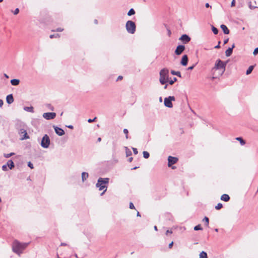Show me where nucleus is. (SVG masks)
Returning <instances> with one entry per match:
<instances>
[{
  "label": "nucleus",
  "instance_id": "nucleus-1",
  "mask_svg": "<svg viewBox=\"0 0 258 258\" xmlns=\"http://www.w3.org/2000/svg\"><path fill=\"white\" fill-rule=\"evenodd\" d=\"M226 64V62L222 61L220 59L216 61L214 67L212 69L213 79L217 78L223 74L225 70Z\"/></svg>",
  "mask_w": 258,
  "mask_h": 258
},
{
  "label": "nucleus",
  "instance_id": "nucleus-2",
  "mask_svg": "<svg viewBox=\"0 0 258 258\" xmlns=\"http://www.w3.org/2000/svg\"><path fill=\"white\" fill-rule=\"evenodd\" d=\"M28 245L27 243H20L18 241H15L13 244V251L20 255Z\"/></svg>",
  "mask_w": 258,
  "mask_h": 258
},
{
  "label": "nucleus",
  "instance_id": "nucleus-3",
  "mask_svg": "<svg viewBox=\"0 0 258 258\" xmlns=\"http://www.w3.org/2000/svg\"><path fill=\"white\" fill-rule=\"evenodd\" d=\"M159 82L162 85H164L169 81V70L164 68L159 73Z\"/></svg>",
  "mask_w": 258,
  "mask_h": 258
},
{
  "label": "nucleus",
  "instance_id": "nucleus-4",
  "mask_svg": "<svg viewBox=\"0 0 258 258\" xmlns=\"http://www.w3.org/2000/svg\"><path fill=\"white\" fill-rule=\"evenodd\" d=\"M109 178H99L98 179L97 183H96V187L99 188V190H102L105 188L104 191L101 194V195H103L104 193L106 191L107 186L105 185L106 184L108 183L109 182Z\"/></svg>",
  "mask_w": 258,
  "mask_h": 258
},
{
  "label": "nucleus",
  "instance_id": "nucleus-5",
  "mask_svg": "<svg viewBox=\"0 0 258 258\" xmlns=\"http://www.w3.org/2000/svg\"><path fill=\"white\" fill-rule=\"evenodd\" d=\"M125 28L128 33L130 34H134L136 31V24L132 21H127L125 24Z\"/></svg>",
  "mask_w": 258,
  "mask_h": 258
},
{
  "label": "nucleus",
  "instance_id": "nucleus-6",
  "mask_svg": "<svg viewBox=\"0 0 258 258\" xmlns=\"http://www.w3.org/2000/svg\"><path fill=\"white\" fill-rule=\"evenodd\" d=\"M50 145V139L47 135H45L41 142V146L44 148H48Z\"/></svg>",
  "mask_w": 258,
  "mask_h": 258
},
{
  "label": "nucleus",
  "instance_id": "nucleus-7",
  "mask_svg": "<svg viewBox=\"0 0 258 258\" xmlns=\"http://www.w3.org/2000/svg\"><path fill=\"white\" fill-rule=\"evenodd\" d=\"M175 98L174 96H169L168 97H166L164 99V103L166 107L168 108H172L173 107V104L172 103V101H175Z\"/></svg>",
  "mask_w": 258,
  "mask_h": 258
},
{
  "label": "nucleus",
  "instance_id": "nucleus-8",
  "mask_svg": "<svg viewBox=\"0 0 258 258\" xmlns=\"http://www.w3.org/2000/svg\"><path fill=\"white\" fill-rule=\"evenodd\" d=\"M19 134L21 136V140L29 139V136L28 135L26 130L24 128L20 129Z\"/></svg>",
  "mask_w": 258,
  "mask_h": 258
},
{
  "label": "nucleus",
  "instance_id": "nucleus-9",
  "mask_svg": "<svg viewBox=\"0 0 258 258\" xmlns=\"http://www.w3.org/2000/svg\"><path fill=\"white\" fill-rule=\"evenodd\" d=\"M56 113L55 112H46L43 114V117L46 119H52L55 118Z\"/></svg>",
  "mask_w": 258,
  "mask_h": 258
},
{
  "label": "nucleus",
  "instance_id": "nucleus-10",
  "mask_svg": "<svg viewBox=\"0 0 258 258\" xmlns=\"http://www.w3.org/2000/svg\"><path fill=\"white\" fill-rule=\"evenodd\" d=\"M168 167H171L173 164H175L178 161V158L169 156L168 158Z\"/></svg>",
  "mask_w": 258,
  "mask_h": 258
},
{
  "label": "nucleus",
  "instance_id": "nucleus-11",
  "mask_svg": "<svg viewBox=\"0 0 258 258\" xmlns=\"http://www.w3.org/2000/svg\"><path fill=\"white\" fill-rule=\"evenodd\" d=\"M184 49H185V46L184 45H178L175 50V53L178 55H180L184 50Z\"/></svg>",
  "mask_w": 258,
  "mask_h": 258
},
{
  "label": "nucleus",
  "instance_id": "nucleus-12",
  "mask_svg": "<svg viewBox=\"0 0 258 258\" xmlns=\"http://www.w3.org/2000/svg\"><path fill=\"white\" fill-rule=\"evenodd\" d=\"M179 40L184 43H187L190 40V38L186 34H183L180 37Z\"/></svg>",
  "mask_w": 258,
  "mask_h": 258
},
{
  "label": "nucleus",
  "instance_id": "nucleus-13",
  "mask_svg": "<svg viewBox=\"0 0 258 258\" xmlns=\"http://www.w3.org/2000/svg\"><path fill=\"white\" fill-rule=\"evenodd\" d=\"M54 128L56 134L58 136H61L64 134V131L57 126H54Z\"/></svg>",
  "mask_w": 258,
  "mask_h": 258
},
{
  "label": "nucleus",
  "instance_id": "nucleus-14",
  "mask_svg": "<svg viewBox=\"0 0 258 258\" xmlns=\"http://www.w3.org/2000/svg\"><path fill=\"white\" fill-rule=\"evenodd\" d=\"M187 62L188 57L187 55H184L182 57L180 63L183 66H186L187 64Z\"/></svg>",
  "mask_w": 258,
  "mask_h": 258
},
{
  "label": "nucleus",
  "instance_id": "nucleus-15",
  "mask_svg": "<svg viewBox=\"0 0 258 258\" xmlns=\"http://www.w3.org/2000/svg\"><path fill=\"white\" fill-rule=\"evenodd\" d=\"M7 102L11 104L14 102V98L12 94L8 95L6 98Z\"/></svg>",
  "mask_w": 258,
  "mask_h": 258
},
{
  "label": "nucleus",
  "instance_id": "nucleus-16",
  "mask_svg": "<svg viewBox=\"0 0 258 258\" xmlns=\"http://www.w3.org/2000/svg\"><path fill=\"white\" fill-rule=\"evenodd\" d=\"M220 27L224 34H228L229 33V30L226 25L222 24L221 25Z\"/></svg>",
  "mask_w": 258,
  "mask_h": 258
},
{
  "label": "nucleus",
  "instance_id": "nucleus-17",
  "mask_svg": "<svg viewBox=\"0 0 258 258\" xmlns=\"http://www.w3.org/2000/svg\"><path fill=\"white\" fill-rule=\"evenodd\" d=\"M230 199L229 196L227 194H223L221 197V200L225 202H228Z\"/></svg>",
  "mask_w": 258,
  "mask_h": 258
},
{
  "label": "nucleus",
  "instance_id": "nucleus-18",
  "mask_svg": "<svg viewBox=\"0 0 258 258\" xmlns=\"http://www.w3.org/2000/svg\"><path fill=\"white\" fill-rule=\"evenodd\" d=\"M7 165L8 167H9L10 169H12L15 166L14 163L12 160H9L7 162Z\"/></svg>",
  "mask_w": 258,
  "mask_h": 258
},
{
  "label": "nucleus",
  "instance_id": "nucleus-19",
  "mask_svg": "<svg viewBox=\"0 0 258 258\" xmlns=\"http://www.w3.org/2000/svg\"><path fill=\"white\" fill-rule=\"evenodd\" d=\"M11 83L12 85L17 86L20 83V80L16 79H12L11 80Z\"/></svg>",
  "mask_w": 258,
  "mask_h": 258
},
{
  "label": "nucleus",
  "instance_id": "nucleus-20",
  "mask_svg": "<svg viewBox=\"0 0 258 258\" xmlns=\"http://www.w3.org/2000/svg\"><path fill=\"white\" fill-rule=\"evenodd\" d=\"M232 53V48L229 47L225 51V55L226 56H229Z\"/></svg>",
  "mask_w": 258,
  "mask_h": 258
},
{
  "label": "nucleus",
  "instance_id": "nucleus-21",
  "mask_svg": "<svg viewBox=\"0 0 258 258\" xmlns=\"http://www.w3.org/2000/svg\"><path fill=\"white\" fill-rule=\"evenodd\" d=\"M89 174L88 173L83 172L82 173V179L83 181H84L88 177Z\"/></svg>",
  "mask_w": 258,
  "mask_h": 258
},
{
  "label": "nucleus",
  "instance_id": "nucleus-22",
  "mask_svg": "<svg viewBox=\"0 0 258 258\" xmlns=\"http://www.w3.org/2000/svg\"><path fill=\"white\" fill-rule=\"evenodd\" d=\"M24 109L27 112H34V108L32 106L25 107Z\"/></svg>",
  "mask_w": 258,
  "mask_h": 258
},
{
  "label": "nucleus",
  "instance_id": "nucleus-23",
  "mask_svg": "<svg viewBox=\"0 0 258 258\" xmlns=\"http://www.w3.org/2000/svg\"><path fill=\"white\" fill-rule=\"evenodd\" d=\"M171 73L173 75H176V76H178L179 77H181V73H180V72H178H178H176V71H175L174 70H172L171 71Z\"/></svg>",
  "mask_w": 258,
  "mask_h": 258
},
{
  "label": "nucleus",
  "instance_id": "nucleus-24",
  "mask_svg": "<svg viewBox=\"0 0 258 258\" xmlns=\"http://www.w3.org/2000/svg\"><path fill=\"white\" fill-rule=\"evenodd\" d=\"M200 258H208L207 253L204 251H202L200 254Z\"/></svg>",
  "mask_w": 258,
  "mask_h": 258
},
{
  "label": "nucleus",
  "instance_id": "nucleus-25",
  "mask_svg": "<svg viewBox=\"0 0 258 258\" xmlns=\"http://www.w3.org/2000/svg\"><path fill=\"white\" fill-rule=\"evenodd\" d=\"M254 68V67L253 66H250L249 67L248 69H247V70L246 71V75H249L250 74L251 72L252 71L253 69Z\"/></svg>",
  "mask_w": 258,
  "mask_h": 258
},
{
  "label": "nucleus",
  "instance_id": "nucleus-26",
  "mask_svg": "<svg viewBox=\"0 0 258 258\" xmlns=\"http://www.w3.org/2000/svg\"><path fill=\"white\" fill-rule=\"evenodd\" d=\"M203 221L205 222V224L206 226H208L209 223V220L207 217H205L203 219Z\"/></svg>",
  "mask_w": 258,
  "mask_h": 258
},
{
  "label": "nucleus",
  "instance_id": "nucleus-27",
  "mask_svg": "<svg viewBox=\"0 0 258 258\" xmlns=\"http://www.w3.org/2000/svg\"><path fill=\"white\" fill-rule=\"evenodd\" d=\"M135 14V11L133 9H131L127 13L128 16H132Z\"/></svg>",
  "mask_w": 258,
  "mask_h": 258
},
{
  "label": "nucleus",
  "instance_id": "nucleus-28",
  "mask_svg": "<svg viewBox=\"0 0 258 258\" xmlns=\"http://www.w3.org/2000/svg\"><path fill=\"white\" fill-rule=\"evenodd\" d=\"M143 154V157L146 159L148 158L150 156L149 153L147 151H144Z\"/></svg>",
  "mask_w": 258,
  "mask_h": 258
},
{
  "label": "nucleus",
  "instance_id": "nucleus-29",
  "mask_svg": "<svg viewBox=\"0 0 258 258\" xmlns=\"http://www.w3.org/2000/svg\"><path fill=\"white\" fill-rule=\"evenodd\" d=\"M202 229H203V228H202L201 225L200 224H199V225L195 226V227H194V230L196 231L202 230Z\"/></svg>",
  "mask_w": 258,
  "mask_h": 258
},
{
  "label": "nucleus",
  "instance_id": "nucleus-30",
  "mask_svg": "<svg viewBox=\"0 0 258 258\" xmlns=\"http://www.w3.org/2000/svg\"><path fill=\"white\" fill-rule=\"evenodd\" d=\"M15 154L14 153H11L10 154H4V156L6 158H8Z\"/></svg>",
  "mask_w": 258,
  "mask_h": 258
},
{
  "label": "nucleus",
  "instance_id": "nucleus-31",
  "mask_svg": "<svg viewBox=\"0 0 258 258\" xmlns=\"http://www.w3.org/2000/svg\"><path fill=\"white\" fill-rule=\"evenodd\" d=\"M212 30L214 34H217L218 33V30L214 26H212Z\"/></svg>",
  "mask_w": 258,
  "mask_h": 258
},
{
  "label": "nucleus",
  "instance_id": "nucleus-32",
  "mask_svg": "<svg viewBox=\"0 0 258 258\" xmlns=\"http://www.w3.org/2000/svg\"><path fill=\"white\" fill-rule=\"evenodd\" d=\"M222 207H223L222 204H221V203H219V204H218L216 206V207H215V209H216V210H220V209H221V208H222Z\"/></svg>",
  "mask_w": 258,
  "mask_h": 258
},
{
  "label": "nucleus",
  "instance_id": "nucleus-33",
  "mask_svg": "<svg viewBox=\"0 0 258 258\" xmlns=\"http://www.w3.org/2000/svg\"><path fill=\"white\" fill-rule=\"evenodd\" d=\"M177 81V79L176 78H174L173 80H169L168 82H169L170 85H173L175 82Z\"/></svg>",
  "mask_w": 258,
  "mask_h": 258
},
{
  "label": "nucleus",
  "instance_id": "nucleus-34",
  "mask_svg": "<svg viewBox=\"0 0 258 258\" xmlns=\"http://www.w3.org/2000/svg\"><path fill=\"white\" fill-rule=\"evenodd\" d=\"M126 149V156H129L132 155V152L130 150L128 149L127 147H125Z\"/></svg>",
  "mask_w": 258,
  "mask_h": 258
},
{
  "label": "nucleus",
  "instance_id": "nucleus-35",
  "mask_svg": "<svg viewBox=\"0 0 258 258\" xmlns=\"http://www.w3.org/2000/svg\"><path fill=\"white\" fill-rule=\"evenodd\" d=\"M123 133L125 134V138L126 139H128V130L126 129V128H124L123 130Z\"/></svg>",
  "mask_w": 258,
  "mask_h": 258
},
{
  "label": "nucleus",
  "instance_id": "nucleus-36",
  "mask_svg": "<svg viewBox=\"0 0 258 258\" xmlns=\"http://www.w3.org/2000/svg\"><path fill=\"white\" fill-rule=\"evenodd\" d=\"M60 36L59 34H52V35H50V38H56V37H59Z\"/></svg>",
  "mask_w": 258,
  "mask_h": 258
},
{
  "label": "nucleus",
  "instance_id": "nucleus-37",
  "mask_svg": "<svg viewBox=\"0 0 258 258\" xmlns=\"http://www.w3.org/2000/svg\"><path fill=\"white\" fill-rule=\"evenodd\" d=\"M14 15H17L19 13V9L16 8L14 11H12Z\"/></svg>",
  "mask_w": 258,
  "mask_h": 258
},
{
  "label": "nucleus",
  "instance_id": "nucleus-38",
  "mask_svg": "<svg viewBox=\"0 0 258 258\" xmlns=\"http://www.w3.org/2000/svg\"><path fill=\"white\" fill-rule=\"evenodd\" d=\"M7 167H8V166H7V164H5V165H3V166H2V169H3V170H4V171H7V170H8V168H7Z\"/></svg>",
  "mask_w": 258,
  "mask_h": 258
},
{
  "label": "nucleus",
  "instance_id": "nucleus-39",
  "mask_svg": "<svg viewBox=\"0 0 258 258\" xmlns=\"http://www.w3.org/2000/svg\"><path fill=\"white\" fill-rule=\"evenodd\" d=\"M28 166L31 168V169H33L34 168V167H33V164L31 163V162H28Z\"/></svg>",
  "mask_w": 258,
  "mask_h": 258
},
{
  "label": "nucleus",
  "instance_id": "nucleus-40",
  "mask_svg": "<svg viewBox=\"0 0 258 258\" xmlns=\"http://www.w3.org/2000/svg\"><path fill=\"white\" fill-rule=\"evenodd\" d=\"M130 209H135V206H134V205L133 203H132V202H131V203H130Z\"/></svg>",
  "mask_w": 258,
  "mask_h": 258
},
{
  "label": "nucleus",
  "instance_id": "nucleus-41",
  "mask_svg": "<svg viewBox=\"0 0 258 258\" xmlns=\"http://www.w3.org/2000/svg\"><path fill=\"white\" fill-rule=\"evenodd\" d=\"M235 139L239 141L240 144L242 145V137H237Z\"/></svg>",
  "mask_w": 258,
  "mask_h": 258
},
{
  "label": "nucleus",
  "instance_id": "nucleus-42",
  "mask_svg": "<svg viewBox=\"0 0 258 258\" xmlns=\"http://www.w3.org/2000/svg\"><path fill=\"white\" fill-rule=\"evenodd\" d=\"M63 29L61 28H58L56 30H52V31H53V32H54V31L61 32L63 31Z\"/></svg>",
  "mask_w": 258,
  "mask_h": 258
},
{
  "label": "nucleus",
  "instance_id": "nucleus-43",
  "mask_svg": "<svg viewBox=\"0 0 258 258\" xmlns=\"http://www.w3.org/2000/svg\"><path fill=\"white\" fill-rule=\"evenodd\" d=\"M133 150L134 153L135 155H137L138 154V152L137 149H136L135 148H133Z\"/></svg>",
  "mask_w": 258,
  "mask_h": 258
},
{
  "label": "nucleus",
  "instance_id": "nucleus-44",
  "mask_svg": "<svg viewBox=\"0 0 258 258\" xmlns=\"http://www.w3.org/2000/svg\"><path fill=\"white\" fill-rule=\"evenodd\" d=\"M257 53H258V47L254 49V51H253V54L254 55H256V54H257Z\"/></svg>",
  "mask_w": 258,
  "mask_h": 258
},
{
  "label": "nucleus",
  "instance_id": "nucleus-45",
  "mask_svg": "<svg viewBox=\"0 0 258 258\" xmlns=\"http://www.w3.org/2000/svg\"><path fill=\"white\" fill-rule=\"evenodd\" d=\"M167 32H168V35L170 37L171 34V32L168 28H167Z\"/></svg>",
  "mask_w": 258,
  "mask_h": 258
},
{
  "label": "nucleus",
  "instance_id": "nucleus-46",
  "mask_svg": "<svg viewBox=\"0 0 258 258\" xmlns=\"http://www.w3.org/2000/svg\"><path fill=\"white\" fill-rule=\"evenodd\" d=\"M47 105L51 110H53L54 108L50 104H47Z\"/></svg>",
  "mask_w": 258,
  "mask_h": 258
},
{
  "label": "nucleus",
  "instance_id": "nucleus-47",
  "mask_svg": "<svg viewBox=\"0 0 258 258\" xmlns=\"http://www.w3.org/2000/svg\"><path fill=\"white\" fill-rule=\"evenodd\" d=\"M195 66V65L194 64L193 66L188 67L187 70H192L194 68Z\"/></svg>",
  "mask_w": 258,
  "mask_h": 258
},
{
  "label": "nucleus",
  "instance_id": "nucleus-48",
  "mask_svg": "<svg viewBox=\"0 0 258 258\" xmlns=\"http://www.w3.org/2000/svg\"><path fill=\"white\" fill-rule=\"evenodd\" d=\"M96 119V117H95L94 119H89L88 120V122H92L93 121H94L95 119Z\"/></svg>",
  "mask_w": 258,
  "mask_h": 258
},
{
  "label": "nucleus",
  "instance_id": "nucleus-49",
  "mask_svg": "<svg viewBox=\"0 0 258 258\" xmlns=\"http://www.w3.org/2000/svg\"><path fill=\"white\" fill-rule=\"evenodd\" d=\"M235 0H232V2H231V7H234V6H235Z\"/></svg>",
  "mask_w": 258,
  "mask_h": 258
},
{
  "label": "nucleus",
  "instance_id": "nucleus-50",
  "mask_svg": "<svg viewBox=\"0 0 258 258\" xmlns=\"http://www.w3.org/2000/svg\"><path fill=\"white\" fill-rule=\"evenodd\" d=\"M3 104H4V102H3V100L0 99V107H2Z\"/></svg>",
  "mask_w": 258,
  "mask_h": 258
},
{
  "label": "nucleus",
  "instance_id": "nucleus-51",
  "mask_svg": "<svg viewBox=\"0 0 258 258\" xmlns=\"http://www.w3.org/2000/svg\"><path fill=\"white\" fill-rule=\"evenodd\" d=\"M173 242L172 241L170 243H169V248H171L172 246H173Z\"/></svg>",
  "mask_w": 258,
  "mask_h": 258
},
{
  "label": "nucleus",
  "instance_id": "nucleus-52",
  "mask_svg": "<svg viewBox=\"0 0 258 258\" xmlns=\"http://www.w3.org/2000/svg\"><path fill=\"white\" fill-rule=\"evenodd\" d=\"M172 231L171 230H167L166 231V234L167 235L168 233H172Z\"/></svg>",
  "mask_w": 258,
  "mask_h": 258
},
{
  "label": "nucleus",
  "instance_id": "nucleus-53",
  "mask_svg": "<svg viewBox=\"0 0 258 258\" xmlns=\"http://www.w3.org/2000/svg\"><path fill=\"white\" fill-rule=\"evenodd\" d=\"M220 42L219 41L218 42V45H217L216 46H215V48H220Z\"/></svg>",
  "mask_w": 258,
  "mask_h": 258
},
{
  "label": "nucleus",
  "instance_id": "nucleus-54",
  "mask_svg": "<svg viewBox=\"0 0 258 258\" xmlns=\"http://www.w3.org/2000/svg\"><path fill=\"white\" fill-rule=\"evenodd\" d=\"M122 79V77L121 76H119L118 77L117 81L121 80Z\"/></svg>",
  "mask_w": 258,
  "mask_h": 258
},
{
  "label": "nucleus",
  "instance_id": "nucleus-55",
  "mask_svg": "<svg viewBox=\"0 0 258 258\" xmlns=\"http://www.w3.org/2000/svg\"><path fill=\"white\" fill-rule=\"evenodd\" d=\"M228 38L225 39V40H224V44H226L228 42Z\"/></svg>",
  "mask_w": 258,
  "mask_h": 258
},
{
  "label": "nucleus",
  "instance_id": "nucleus-56",
  "mask_svg": "<svg viewBox=\"0 0 258 258\" xmlns=\"http://www.w3.org/2000/svg\"><path fill=\"white\" fill-rule=\"evenodd\" d=\"M205 7H206V8H209V7H210V5H209V4L208 3H206V4H205Z\"/></svg>",
  "mask_w": 258,
  "mask_h": 258
},
{
  "label": "nucleus",
  "instance_id": "nucleus-57",
  "mask_svg": "<svg viewBox=\"0 0 258 258\" xmlns=\"http://www.w3.org/2000/svg\"><path fill=\"white\" fill-rule=\"evenodd\" d=\"M68 127L69 128H71V129H73V126L72 125H69Z\"/></svg>",
  "mask_w": 258,
  "mask_h": 258
},
{
  "label": "nucleus",
  "instance_id": "nucleus-58",
  "mask_svg": "<svg viewBox=\"0 0 258 258\" xmlns=\"http://www.w3.org/2000/svg\"><path fill=\"white\" fill-rule=\"evenodd\" d=\"M167 86H168V84H167L166 83V84H165V86H164V89H167Z\"/></svg>",
  "mask_w": 258,
  "mask_h": 258
},
{
  "label": "nucleus",
  "instance_id": "nucleus-59",
  "mask_svg": "<svg viewBox=\"0 0 258 258\" xmlns=\"http://www.w3.org/2000/svg\"><path fill=\"white\" fill-rule=\"evenodd\" d=\"M128 160H129L130 162H131L133 160V158L132 157L130 158Z\"/></svg>",
  "mask_w": 258,
  "mask_h": 258
},
{
  "label": "nucleus",
  "instance_id": "nucleus-60",
  "mask_svg": "<svg viewBox=\"0 0 258 258\" xmlns=\"http://www.w3.org/2000/svg\"><path fill=\"white\" fill-rule=\"evenodd\" d=\"M159 101H160V102H162V97H160L159 98Z\"/></svg>",
  "mask_w": 258,
  "mask_h": 258
},
{
  "label": "nucleus",
  "instance_id": "nucleus-61",
  "mask_svg": "<svg viewBox=\"0 0 258 258\" xmlns=\"http://www.w3.org/2000/svg\"><path fill=\"white\" fill-rule=\"evenodd\" d=\"M137 216L138 217H141V215L139 212H138V213L137 214Z\"/></svg>",
  "mask_w": 258,
  "mask_h": 258
},
{
  "label": "nucleus",
  "instance_id": "nucleus-62",
  "mask_svg": "<svg viewBox=\"0 0 258 258\" xmlns=\"http://www.w3.org/2000/svg\"><path fill=\"white\" fill-rule=\"evenodd\" d=\"M4 76H5L6 78H9V76H8L6 74H4Z\"/></svg>",
  "mask_w": 258,
  "mask_h": 258
},
{
  "label": "nucleus",
  "instance_id": "nucleus-63",
  "mask_svg": "<svg viewBox=\"0 0 258 258\" xmlns=\"http://www.w3.org/2000/svg\"><path fill=\"white\" fill-rule=\"evenodd\" d=\"M154 229L156 230V231H157L158 229H157V227L156 226H155L154 227Z\"/></svg>",
  "mask_w": 258,
  "mask_h": 258
},
{
  "label": "nucleus",
  "instance_id": "nucleus-64",
  "mask_svg": "<svg viewBox=\"0 0 258 258\" xmlns=\"http://www.w3.org/2000/svg\"><path fill=\"white\" fill-rule=\"evenodd\" d=\"M101 140V138H98V139H97L98 142H100Z\"/></svg>",
  "mask_w": 258,
  "mask_h": 258
}]
</instances>
